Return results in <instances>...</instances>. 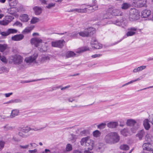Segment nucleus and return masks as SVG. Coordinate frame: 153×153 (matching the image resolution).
<instances>
[{
	"label": "nucleus",
	"instance_id": "f8f14e48",
	"mask_svg": "<svg viewBox=\"0 0 153 153\" xmlns=\"http://www.w3.org/2000/svg\"><path fill=\"white\" fill-rule=\"evenodd\" d=\"M24 36L22 34H19L14 35L12 37V40L19 41L22 40L24 38Z\"/></svg>",
	"mask_w": 153,
	"mask_h": 153
},
{
	"label": "nucleus",
	"instance_id": "ddd939ff",
	"mask_svg": "<svg viewBox=\"0 0 153 153\" xmlns=\"http://www.w3.org/2000/svg\"><path fill=\"white\" fill-rule=\"evenodd\" d=\"M58 34L60 35L65 34V36H69L73 38H75L76 37L78 34H79V33H78L77 32H73L72 33H70L66 32L64 33H59Z\"/></svg>",
	"mask_w": 153,
	"mask_h": 153
},
{
	"label": "nucleus",
	"instance_id": "1a4fd4ad",
	"mask_svg": "<svg viewBox=\"0 0 153 153\" xmlns=\"http://www.w3.org/2000/svg\"><path fill=\"white\" fill-rule=\"evenodd\" d=\"M31 43L32 45H34L36 47L39 46L41 43H42V40L39 38H35L31 40Z\"/></svg>",
	"mask_w": 153,
	"mask_h": 153
},
{
	"label": "nucleus",
	"instance_id": "c756f323",
	"mask_svg": "<svg viewBox=\"0 0 153 153\" xmlns=\"http://www.w3.org/2000/svg\"><path fill=\"white\" fill-rule=\"evenodd\" d=\"M79 34L80 36L83 37H88L89 36L88 33L87 32L86 29H85L84 31L79 32Z\"/></svg>",
	"mask_w": 153,
	"mask_h": 153
},
{
	"label": "nucleus",
	"instance_id": "aec40b11",
	"mask_svg": "<svg viewBox=\"0 0 153 153\" xmlns=\"http://www.w3.org/2000/svg\"><path fill=\"white\" fill-rule=\"evenodd\" d=\"M149 120L147 119H145L143 121V125L146 129L147 130H148L150 128V125L149 123Z\"/></svg>",
	"mask_w": 153,
	"mask_h": 153
},
{
	"label": "nucleus",
	"instance_id": "774afa93",
	"mask_svg": "<svg viewBox=\"0 0 153 153\" xmlns=\"http://www.w3.org/2000/svg\"><path fill=\"white\" fill-rule=\"evenodd\" d=\"M93 10H96L98 9V6L96 4H93Z\"/></svg>",
	"mask_w": 153,
	"mask_h": 153
},
{
	"label": "nucleus",
	"instance_id": "6e6552de",
	"mask_svg": "<svg viewBox=\"0 0 153 153\" xmlns=\"http://www.w3.org/2000/svg\"><path fill=\"white\" fill-rule=\"evenodd\" d=\"M65 41L64 40H59L56 41L52 42H51L52 46L54 47L62 48L64 46Z\"/></svg>",
	"mask_w": 153,
	"mask_h": 153
},
{
	"label": "nucleus",
	"instance_id": "0eeeda50",
	"mask_svg": "<svg viewBox=\"0 0 153 153\" xmlns=\"http://www.w3.org/2000/svg\"><path fill=\"white\" fill-rule=\"evenodd\" d=\"M14 19V17L13 16H6L2 21H0V24L3 25H7Z\"/></svg>",
	"mask_w": 153,
	"mask_h": 153
},
{
	"label": "nucleus",
	"instance_id": "13d9d810",
	"mask_svg": "<svg viewBox=\"0 0 153 153\" xmlns=\"http://www.w3.org/2000/svg\"><path fill=\"white\" fill-rule=\"evenodd\" d=\"M97 20H102V19H106L107 18H104L103 17V15L102 14L101 15H99L97 16Z\"/></svg>",
	"mask_w": 153,
	"mask_h": 153
},
{
	"label": "nucleus",
	"instance_id": "423d86ee",
	"mask_svg": "<svg viewBox=\"0 0 153 153\" xmlns=\"http://www.w3.org/2000/svg\"><path fill=\"white\" fill-rule=\"evenodd\" d=\"M108 12H110L111 14L115 16H121L122 13L119 10L115 9V7L113 6L109 7L108 9Z\"/></svg>",
	"mask_w": 153,
	"mask_h": 153
},
{
	"label": "nucleus",
	"instance_id": "a18cd8bd",
	"mask_svg": "<svg viewBox=\"0 0 153 153\" xmlns=\"http://www.w3.org/2000/svg\"><path fill=\"white\" fill-rule=\"evenodd\" d=\"M7 45L6 44H0V51L2 52L6 48Z\"/></svg>",
	"mask_w": 153,
	"mask_h": 153
},
{
	"label": "nucleus",
	"instance_id": "680f3d73",
	"mask_svg": "<svg viewBox=\"0 0 153 153\" xmlns=\"http://www.w3.org/2000/svg\"><path fill=\"white\" fill-rule=\"evenodd\" d=\"M37 152V150L36 149H34L33 150H29L28 152L29 153H36Z\"/></svg>",
	"mask_w": 153,
	"mask_h": 153
},
{
	"label": "nucleus",
	"instance_id": "37998d69",
	"mask_svg": "<svg viewBox=\"0 0 153 153\" xmlns=\"http://www.w3.org/2000/svg\"><path fill=\"white\" fill-rule=\"evenodd\" d=\"M121 134L124 136H126L128 134L127 129L126 128H124L121 131Z\"/></svg>",
	"mask_w": 153,
	"mask_h": 153
},
{
	"label": "nucleus",
	"instance_id": "393cba45",
	"mask_svg": "<svg viewBox=\"0 0 153 153\" xmlns=\"http://www.w3.org/2000/svg\"><path fill=\"white\" fill-rule=\"evenodd\" d=\"M72 149V145L70 144H68L66 146L65 150L62 153H67L68 152L71 151Z\"/></svg>",
	"mask_w": 153,
	"mask_h": 153
},
{
	"label": "nucleus",
	"instance_id": "f3484780",
	"mask_svg": "<svg viewBox=\"0 0 153 153\" xmlns=\"http://www.w3.org/2000/svg\"><path fill=\"white\" fill-rule=\"evenodd\" d=\"M118 125V123L115 122H110L107 124V126L108 128H116Z\"/></svg>",
	"mask_w": 153,
	"mask_h": 153
},
{
	"label": "nucleus",
	"instance_id": "7c9ffc66",
	"mask_svg": "<svg viewBox=\"0 0 153 153\" xmlns=\"http://www.w3.org/2000/svg\"><path fill=\"white\" fill-rule=\"evenodd\" d=\"M33 9L36 15H39L40 14L42 11V8L38 7H35L33 8Z\"/></svg>",
	"mask_w": 153,
	"mask_h": 153
},
{
	"label": "nucleus",
	"instance_id": "5fc2aeb1",
	"mask_svg": "<svg viewBox=\"0 0 153 153\" xmlns=\"http://www.w3.org/2000/svg\"><path fill=\"white\" fill-rule=\"evenodd\" d=\"M0 34L2 36H7L9 35L7 30L5 31L1 32Z\"/></svg>",
	"mask_w": 153,
	"mask_h": 153
},
{
	"label": "nucleus",
	"instance_id": "09e8293b",
	"mask_svg": "<svg viewBox=\"0 0 153 153\" xmlns=\"http://www.w3.org/2000/svg\"><path fill=\"white\" fill-rule=\"evenodd\" d=\"M5 144V142L2 140H0V151L4 148Z\"/></svg>",
	"mask_w": 153,
	"mask_h": 153
},
{
	"label": "nucleus",
	"instance_id": "a19ab883",
	"mask_svg": "<svg viewBox=\"0 0 153 153\" xmlns=\"http://www.w3.org/2000/svg\"><path fill=\"white\" fill-rule=\"evenodd\" d=\"M14 9H15V8H11L10 7L9 8H8L7 10V12L9 13L12 14V15H14L16 12V11L14 10Z\"/></svg>",
	"mask_w": 153,
	"mask_h": 153
},
{
	"label": "nucleus",
	"instance_id": "3c124183",
	"mask_svg": "<svg viewBox=\"0 0 153 153\" xmlns=\"http://www.w3.org/2000/svg\"><path fill=\"white\" fill-rule=\"evenodd\" d=\"M55 3H51L48 4L47 6H46V7L48 9H51L55 6Z\"/></svg>",
	"mask_w": 153,
	"mask_h": 153
},
{
	"label": "nucleus",
	"instance_id": "7ed1b4c3",
	"mask_svg": "<svg viewBox=\"0 0 153 153\" xmlns=\"http://www.w3.org/2000/svg\"><path fill=\"white\" fill-rule=\"evenodd\" d=\"M80 143L81 145L87 146L86 149H88V151L92 150L94 146V141L90 139L89 137H87L82 138ZM85 151H87L86 150Z\"/></svg>",
	"mask_w": 153,
	"mask_h": 153
},
{
	"label": "nucleus",
	"instance_id": "8fccbe9b",
	"mask_svg": "<svg viewBox=\"0 0 153 153\" xmlns=\"http://www.w3.org/2000/svg\"><path fill=\"white\" fill-rule=\"evenodd\" d=\"M50 59V58L48 56H45L43 57H42V58L41 62H46L48 60H49Z\"/></svg>",
	"mask_w": 153,
	"mask_h": 153
},
{
	"label": "nucleus",
	"instance_id": "473e14b6",
	"mask_svg": "<svg viewBox=\"0 0 153 153\" xmlns=\"http://www.w3.org/2000/svg\"><path fill=\"white\" fill-rule=\"evenodd\" d=\"M91 45L92 47H93L96 49H100L102 47V45L98 42H97V43H96Z\"/></svg>",
	"mask_w": 153,
	"mask_h": 153
},
{
	"label": "nucleus",
	"instance_id": "ea45409f",
	"mask_svg": "<svg viewBox=\"0 0 153 153\" xmlns=\"http://www.w3.org/2000/svg\"><path fill=\"white\" fill-rule=\"evenodd\" d=\"M28 149H33L38 146L35 143H30L29 144H28Z\"/></svg>",
	"mask_w": 153,
	"mask_h": 153
},
{
	"label": "nucleus",
	"instance_id": "0e129e2a",
	"mask_svg": "<svg viewBox=\"0 0 153 153\" xmlns=\"http://www.w3.org/2000/svg\"><path fill=\"white\" fill-rule=\"evenodd\" d=\"M19 136H20L23 138H26L27 137V136L26 135L23 134L21 132H19Z\"/></svg>",
	"mask_w": 153,
	"mask_h": 153
},
{
	"label": "nucleus",
	"instance_id": "412c9836",
	"mask_svg": "<svg viewBox=\"0 0 153 153\" xmlns=\"http://www.w3.org/2000/svg\"><path fill=\"white\" fill-rule=\"evenodd\" d=\"M136 122L135 120L130 119L128 120L126 122V124L128 126H133L136 123Z\"/></svg>",
	"mask_w": 153,
	"mask_h": 153
},
{
	"label": "nucleus",
	"instance_id": "4c0bfd02",
	"mask_svg": "<svg viewBox=\"0 0 153 153\" xmlns=\"http://www.w3.org/2000/svg\"><path fill=\"white\" fill-rule=\"evenodd\" d=\"M31 128L28 127H25L22 128L21 129V131L25 133H27L31 130Z\"/></svg>",
	"mask_w": 153,
	"mask_h": 153
},
{
	"label": "nucleus",
	"instance_id": "864d4df0",
	"mask_svg": "<svg viewBox=\"0 0 153 153\" xmlns=\"http://www.w3.org/2000/svg\"><path fill=\"white\" fill-rule=\"evenodd\" d=\"M123 23L121 21H119L118 20H116L115 21V24L119 26H121L122 27H123V26L122 25Z\"/></svg>",
	"mask_w": 153,
	"mask_h": 153
},
{
	"label": "nucleus",
	"instance_id": "c9c22d12",
	"mask_svg": "<svg viewBox=\"0 0 153 153\" xmlns=\"http://www.w3.org/2000/svg\"><path fill=\"white\" fill-rule=\"evenodd\" d=\"M120 148L124 150H128L129 149V147L126 144H123L120 145Z\"/></svg>",
	"mask_w": 153,
	"mask_h": 153
},
{
	"label": "nucleus",
	"instance_id": "9b49d317",
	"mask_svg": "<svg viewBox=\"0 0 153 153\" xmlns=\"http://www.w3.org/2000/svg\"><path fill=\"white\" fill-rule=\"evenodd\" d=\"M128 30L129 31L126 33L127 36L134 35L135 33V31L137 30V28L135 27H131L128 28Z\"/></svg>",
	"mask_w": 153,
	"mask_h": 153
},
{
	"label": "nucleus",
	"instance_id": "338daca9",
	"mask_svg": "<svg viewBox=\"0 0 153 153\" xmlns=\"http://www.w3.org/2000/svg\"><path fill=\"white\" fill-rule=\"evenodd\" d=\"M14 25L19 26H21L22 25V24L19 22L17 21L14 23Z\"/></svg>",
	"mask_w": 153,
	"mask_h": 153
},
{
	"label": "nucleus",
	"instance_id": "58836bf2",
	"mask_svg": "<svg viewBox=\"0 0 153 153\" xmlns=\"http://www.w3.org/2000/svg\"><path fill=\"white\" fill-rule=\"evenodd\" d=\"M140 79V78H138L135 80H131V81H130V82H128L124 84V85H123L122 86V87H123L125 86H126V85H129L130 84H131L134 82H136L137 81H139Z\"/></svg>",
	"mask_w": 153,
	"mask_h": 153
},
{
	"label": "nucleus",
	"instance_id": "4be33fe9",
	"mask_svg": "<svg viewBox=\"0 0 153 153\" xmlns=\"http://www.w3.org/2000/svg\"><path fill=\"white\" fill-rule=\"evenodd\" d=\"M9 5L10 7L11 8H16V6L18 3V1H8Z\"/></svg>",
	"mask_w": 153,
	"mask_h": 153
},
{
	"label": "nucleus",
	"instance_id": "dca6fc26",
	"mask_svg": "<svg viewBox=\"0 0 153 153\" xmlns=\"http://www.w3.org/2000/svg\"><path fill=\"white\" fill-rule=\"evenodd\" d=\"M151 145L149 143H145L143 144V150L150 151L152 149Z\"/></svg>",
	"mask_w": 153,
	"mask_h": 153
},
{
	"label": "nucleus",
	"instance_id": "72a5a7b5",
	"mask_svg": "<svg viewBox=\"0 0 153 153\" xmlns=\"http://www.w3.org/2000/svg\"><path fill=\"white\" fill-rule=\"evenodd\" d=\"M105 149V145L103 143H101L97 149L98 151L101 152H103Z\"/></svg>",
	"mask_w": 153,
	"mask_h": 153
},
{
	"label": "nucleus",
	"instance_id": "e433bc0d",
	"mask_svg": "<svg viewBox=\"0 0 153 153\" xmlns=\"http://www.w3.org/2000/svg\"><path fill=\"white\" fill-rule=\"evenodd\" d=\"M130 4L126 3H123L121 6V8L122 9L126 10L128 8L130 7Z\"/></svg>",
	"mask_w": 153,
	"mask_h": 153
},
{
	"label": "nucleus",
	"instance_id": "4d7b16f0",
	"mask_svg": "<svg viewBox=\"0 0 153 153\" xmlns=\"http://www.w3.org/2000/svg\"><path fill=\"white\" fill-rule=\"evenodd\" d=\"M98 42L97 41L96 39L95 38H93L92 39L91 42V45H93V44L97 43V42Z\"/></svg>",
	"mask_w": 153,
	"mask_h": 153
},
{
	"label": "nucleus",
	"instance_id": "b1692460",
	"mask_svg": "<svg viewBox=\"0 0 153 153\" xmlns=\"http://www.w3.org/2000/svg\"><path fill=\"white\" fill-rule=\"evenodd\" d=\"M88 50H89L88 48L87 47L85 46L78 49L76 51V52L77 53H80L82 52L87 51Z\"/></svg>",
	"mask_w": 153,
	"mask_h": 153
},
{
	"label": "nucleus",
	"instance_id": "20e7f679",
	"mask_svg": "<svg viewBox=\"0 0 153 153\" xmlns=\"http://www.w3.org/2000/svg\"><path fill=\"white\" fill-rule=\"evenodd\" d=\"M140 15L138 11L135 8H131L129 11V19L130 21H132L137 19Z\"/></svg>",
	"mask_w": 153,
	"mask_h": 153
},
{
	"label": "nucleus",
	"instance_id": "49530a36",
	"mask_svg": "<svg viewBox=\"0 0 153 153\" xmlns=\"http://www.w3.org/2000/svg\"><path fill=\"white\" fill-rule=\"evenodd\" d=\"M93 134L95 137H98L100 136V133L99 131L97 130L93 132Z\"/></svg>",
	"mask_w": 153,
	"mask_h": 153
},
{
	"label": "nucleus",
	"instance_id": "79ce46f5",
	"mask_svg": "<svg viewBox=\"0 0 153 153\" xmlns=\"http://www.w3.org/2000/svg\"><path fill=\"white\" fill-rule=\"evenodd\" d=\"M9 34L16 33L17 32V30L14 29H9L7 30Z\"/></svg>",
	"mask_w": 153,
	"mask_h": 153
},
{
	"label": "nucleus",
	"instance_id": "c85d7f7f",
	"mask_svg": "<svg viewBox=\"0 0 153 153\" xmlns=\"http://www.w3.org/2000/svg\"><path fill=\"white\" fill-rule=\"evenodd\" d=\"M146 66L143 65L138 67L136 68H134L133 70V72L134 73H137L140 71L142 70L145 69L146 68Z\"/></svg>",
	"mask_w": 153,
	"mask_h": 153
},
{
	"label": "nucleus",
	"instance_id": "f257e3e1",
	"mask_svg": "<svg viewBox=\"0 0 153 153\" xmlns=\"http://www.w3.org/2000/svg\"><path fill=\"white\" fill-rule=\"evenodd\" d=\"M120 137L118 133L116 132H111L105 135L104 140L107 143L112 144L118 142Z\"/></svg>",
	"mask_w": 153,
	"mask_h": 153
},
{
	"label": "nucleus",
	"instance_id": "f03ea898",
	"mask_svg": "<svg viewBox=\"0 0 153 153\" xmlns=\"http://www.w3.org/2000/svg\"><path fill=\"white\" fill-rule=\"evenodd\" d=\"M11 60L13 63L16 65L20 69L25 67V65L23 63V58L19 55H16L11 57Z\"/></svg>",
	"mask_w": 153,
	"mask_h": 153
},
{
	"label": "nucleus",
	"instance_id": "2eb2a0df",
	"mask_svg": "<svg viewBox=\"0 0 153 153\" xmlns=\"http://www.w3.org/2000/svg\"><path fill=\"white\" fill-rule=\"evenodd\" d=\"M151 11L149 10L146 9L143 10L142 13V16L146 18L149 16L151 14Z\"/></svg>",
	"mask_w": 153,
	"mask_h": 153
},
{
	"label": "nucleus",
	"instance_id": "e2e57ef3",
	"mask_svg": "<svg viewBox=\"0 0 153 153\" xmlns=\"http://www.w3.org/2000/svg\"><path fill=\"white\" fill-rule=\"evenodd\" d=\"M61 87V86H60L53 87L52 88H51V89L50 90V91H53L54 90H56L57 89L60 88Z\"/></svg>",
	"mask_w": 153,
	"mask_h": 153
},
{
	"label": "nucleus",
	"instance_id": "6e6d98bb",
	"mask_svg": "<svg viewBox=\"0 0 153 153\" xmlns=\"http://www.w3.org/2000/svg\"><path fill=\"white\" fill-rule=\"evenodd\" d=\"M13 103H21L22 102L21 100L19 99H17L15 100H12Z\"/></svg>",
	"mask_w": 153,
	"mask_h": 153
},
{
	"label": "nucleus",
	"instance_id": "603ef678",
	"mask_svg": "<svg viewBox=\"0 0 153 153\" xmlns=\"http://www.w3.org/2000/svg\"><path fill=\"white\" fill-rule=\"evenodd\" d=\"M106 124L105 123H102L98 126L99 128H103L105 127Z\"/></svg>",
	"mask_w": 153,
	"mask_h": 153
},
{
	"label": "nucleus",
	"instance_id": "39448f33",
	"mask_svg": "<svg viewBox=\"0 0 153 153\" xmlns=\"http://www.w3.org/2000/svg\"><path fill=\"white\" fill-rule=\"evenodd\" d=\"M147 0H134L132 4L137 7H146Z\"/></svg>",
	"mask_w": 153,
	"mask_h": 153
},
{
	"label": "nucleus",
	"instance_id": "c03bdc74",
	"mask_svg": "<svg viewBox=\"0 0 153 153\" xmlns=\"http://www.w3.org/2000/svg\"><path fill=\"white\" fill-rule=\"evenodd\" d=\"M146 139L148 142H152V138L151 135L149 134H147L146 136Z\"/></svg>",
	"mask_w": 153,
	"mask_h": 153
},
{
	"label": "nucleus",
	"instance_id": "bf43d9fd",
	"mask_svg": "<svg viewBox=\"0 0 153 153\" xmlns=\"http://www.w3.org/2000/svg\"><path fill=\"white\" fill-rule=\"evenodd\" d=\"M20 148L21 149H28V145L27 144L25 145L22 146L20 145L19 146Z\"/></svg>",
	"mask_w": 153,
	"mask_h": 153
},
{
	"label": "nucleus",
	"instance_id": "de8ad7c7",
	"mask_svg": "<svg viewBox=\"0 0 153 153\" xmlns=\"http://www.w3.org/2000/svg\"><path fill=\"white\" fill-rule=\"evenodd\" d=\"M39 21V19L33 17L31 20L30 22L31 24H35V23L38 22Z\"/></svg>",
	"mask_w": 153,
	"mask_h": 153
},
{
	"label": "nucleus",
	"instance_id": "bb28decb",
	"mask_svg": "<svg viewBox=\"0 0 153 153\" xmlns=\"http://www.w3.org/2000/svg\"><path fill=\"white\" fill-rule=\"evenodd\" d=\"M144 135L145 131L143 130H142L139 131L138 133L136 134V136L139 138L140 140H141L142 139Z\"/></svg>",
	"mask_w": 153,
	"mask_h": 153
},
{
	"label": "nucleus",
	"instance_id": "2f4dec72",
	"mask_svg": "<svg viewBox=\"0 0 153 153\" xmlns=\"http://www.w3.org/2000/svg\"><path fill=\"white\" fill-rule=\"evenodd\" d=\"M76 54L73 51H68L66 52V55L67 58L72 57L74 56Z\"/></svg>",
	"mask_w": 153,
	"mask_h": 153
},
{
	"label": "nucleus",
	"instance_id": "9d476101",
	"mask_svg": "<svg viewBox=\"0 0 153 153\" xmlns=\"http://www.w3.org/2000/svg\"><path fill=\"white\" fill-rule=\"evenodd\" d=\"M37 56L36 55H33L29 57L25 58V61L27 63H30L33 62L35 61L37 57Z\"/></svg>",
	"mask_w": 153,
	"mask_h": 153
},
{
	"label": "nucleus",
	"instance_id": "a211bd4d",
	"mask_svg": "<svg viewBox=\"0 0 153 153\" xmlns=\"http://www.w3.org/2000/svg\"><path fill=\"white\" fill-rule=\"evenodd\" d=\"M20 17L21 20L23 22H27L29 19L28 15L27 14H23Z\"/></svg>",
	"mask_w": 153,
	"mask_h": 153
},
{
	"label": "nucleus",
	"instance_id": "f704fd0d",
	"mask_svg": "<svg viewBox=\"0 0 153 153\" xmlns=\"http://www.w3.org/2000/svg\"><path fill=\"white\" fill-rule=\"evenodd\" d=\"M3 128L5 131L12 130L14 128L13 127L11 126L8 124L4 126L3 127Z\"/></svg>",
	"mask_w": 153,
	"mask_h": 153
},
{
	"label": "nucleus",
	"instance_id": "6ab92c4d",
	"mask_svg": "<svg viewBox=\"0 0 153 153\" xmlns=\"http://www.w3.org/2000/svg\"><path fill=\"white\" fill-rule=\"evenodd\" d=\"M93 6L92 5H87L86 7H85L84 9H80L79 10L78 12H85L86 11V10L88 9L89 10H93Z\"/></svg>",
	"mask_w": 153,
	"mask_h": 153
},
{
	"label": "nucleus",
	"instance_id": "052dcab7",
	"mask_svg": "<svg viewBox=\"0 0 153 153\" xmlns=\"http://www.w3.org/2000/svg\"><path fill=\"white\" fill-rule=\"evenodd\" d=\"M0 70H1V71H3L4 72H7L8 71V70L7 69V68L4 67H1L0 68Z\"/></svg>",
	"mask_w": 153,
	"mask_h": 153
},
{
	"label": "nucleus",
	"instance_id": "4468645a",
	"mask_svg": "<svg viewBox=\"0 0 153 153\" xmlns=\"http://www.w3.org/2000/svg\"><path fill=\"white\" fill-rule=\"evenodd\" d=\"M45 153H62L59 151L58 149L56 148L51 149H45Z\"/></svg>",
	"mask_w": 153,
	"mask_h": 153
},
{
	"label": "nucleus",
	"instance_id": "69168bd1",
	"mask_svg": "<svg viewBox=\"0 0 153 153\" xmlns=\"http://www.w3.org/2000/svg\"><path fill=\"white\" fill-rule=\"evenodd\" d=\"M149 120L150 122L153 124V115H152L150 116Z\"/></svg>",
	"mask_w": 153,
	"mask_h": 153
},
{
	"label": "nucleus",
	"instance_id": "cd10ccee",
	"mask_svg": "<svg viewBox=\"0 0 153 153\" xmlns=\"http://www.w3.org/2000/svg\"><path fill=\"white\" fill-rule=\"evenodd\" d=\"M87 32L88 33L89 36L95 33V29L92 27H89L86 28Z\"/></svg>",
	"mask_w": 153,
	"mask_h": 153
},
{
	"label": "nucleus",
	"instance_id": "a878e982",
	"mask_svg": "<svg viewBox=\"0 0 153 153\" xmlns=\"http://www.w3.org/2000/svg\"><path fill=\"white\" fill-rule=\"evenodd\" d=\"M19 113V110L17 109H15L12 111L10 117L11 118H13L18 115Z\"/></svg>",
	"mask_w": 153,
	"mask_h": 153
},
{
	"label": "nucleus",
	"instance_id": "5701e85b",
	"mask_svg": "<svg viewBox=\"0 0 153 153\" xmlns=\"http://www.w3.org/2000/svg\"><path fill=\"white\" fill-rule=\"evenodd\" d=\"M34 27L33 25L29 27H26L22 32V33L24 34H27L30 32Z\"/></svg>",
	"mask_w": 153,
	"mask_h": 153
}]
</instances>
